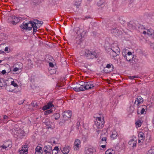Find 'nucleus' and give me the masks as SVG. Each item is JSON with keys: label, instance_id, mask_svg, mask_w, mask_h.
I'll return each mask as SVG.
<instances>
[{"label": "nucleus", "instance_id": "15", "mask_svg": "<svg viewBox=\"0 0 154 154\" xmlns=\"http://www.w3.org/2000/svg\"><path fill=\"white\" fill-rule=\"evenodd\" d=\"M122 56L124 57V58L126 60L128 61H130L132 60V59L134 58V57L126 55L125 53H124V52H123L122 53Z\"/></svg>", "mask_w": 154, "mask_h": 154}, {"label": "nucleus", "instance_id": "37", "mask_svg": "<svg viewBox=\"0 0 154 154\" xmlns=\"http://www.w3.org/2000/svg\"><path fill=\"white\" fill-rule=\"evenodd\" d=\"M99 1H98L97 2V5L98 6H100L103 4V0H99Z\"/></svg>", "mask_w": 154, "mask_h": 154}, {"label": "nucleus", "instance_id": "23", "mask_svg": "<svg viewBox=\"0 0 154 154\" xmlns=\"http://www.w3.org/2000/svg\"><path fill=\"white\" fill-rule=\"evenodd\" d=\"M14 88L11 85H7L6 87V89L9 92H12L14 90Z\"/></svg>", "mask_w": 154, "mask_h": 154}, {"label": "nucleus", "instance_id": "16", "mask_svg": "<svg viewBox=\"0 0 154 154\" xmlns=\"http://www.w3.org/2000/svg\"><path fill=\"white\" fill-rule=\"evenodd\" d=\"M94 149L92 148H86L85 150V154H94Z\"/></svg>", "mask_w": 154, "mask_h": 154}, {"label": "nucleus", "instance_id": "29", "mask_svg": "<svg viewBox=\"0 0 154 154\" xmlns=\"http://www.w3.org/2000/svg\"><path fill=\"white\" fill-rule=\"evenodd\" d=\"M114 153L113 150L109 149L107 150L105 152L106 154H114Z\"/></svg>", "mask_w": 154, "mask_h": 154}, {"label": "nucleus", "instance_id": "45", "mask_svg": "<svg viewBox=\"0 0 154 154\" xmlns=\"http://www.w3.org/2000/svg\"><path fill=\"white\" fill-rule=\"evenodd\" d=\"M80 125V122H78L76 123V125L77 126V128H79V126Z\"/></svg>", "mask_w": 154, "mask_h": 154}, {"label": "nucleus", "instance_id": "53", "mask_svg": "<svg viewBox=\"0 0 154 154\" xmlns=\"http://www.w3.org/2000/svg\"><path fill=\"white\" fill-rule=\"evenodd\" d=\"M129 78L133 80L134 79L133 76H129Z\"/></svg>", "mask_w": 154, "mask_h": 154}, {"label": "nucleus", "instance_id": "32", "mask_svg": "<svg viewBox=\"0 0 154 154\" xmlns=\"http://www.w3.org/2000/svg\"><path fill=\"white\" fill-rule=\"evenodd\" d=\"M31 105L33 107L37 108L38 106L37 102L35 101H33L31 103Z\"/></svg>", "mask_w": 154, "mask_h": 154}, {"label": "nucleus", "instance_id": "11", "mask_svg": "<svg viewBox=\"0 0 154 154\" xmlns=\"http://www.w3.org/2000/svg\"><path fill=\"white\" fill-rule=\"evenodd\" d=\"M53 102L50 101L47 103V104L44 106L42 108V110H46L48 109L54 107V105L52 103Z\"/></svg>", "mask_w": 154, "mask_h": 154}, {"label": "nucleus", "instance_id": "42", "mask_svg": "<svg viewBox=\"0 0 154 154\" xmlns=\"http://www.w3.org/2000/svg\"><path fill=\"white\" fill-rule=\"evenodd\" d=\"M111 66H112L113 67V65L112 64H108L106 65V67L108 69H109L111 68Z\"/></svg>", "mask_w": 154, "mask_h": 154}, {"label": "nucleus", "instance_id": "54", "mask_svg": "<svg viewBox=\"0 0 154 154\" xmlns=\"http://www.w3.org/2000/svg\"><path fill=\"white\" fill-rule=\"evenodd\" d=\"M8 118V116H4L3 117V119L4 120H5V119H7Z\"/></svg>", "mask_w": 154, "mask_h": 154}, {"label": "nucleus", "instance_id": "52", "mask_svg": "<svg viewBox=\"0 0 154 154\" xmlns=\"http://www.w3.org/2000/svg\"><path fill=\"white\" fill-rule=\"evenodd\" d=\"M51 140L53 141V143H52L53 144H55L56 143V141H55L54 139V138H52L51 139Z\"/></svg>", "mask_w": 154, "mask_h": 154}, {"label": "nucleus", "instance_id": "35", "mask_svg": "<svg viewBox=\"0 0 154 154\" xmlns=\"http://www.w3.org/2000/svg\"><path fill=\"white\" fill-rule=\"evenodd\" d=\"M132 60L134 61V63H137L139 61L136 58V56H135L134 55V58L132 59Z\"/></svg>", "mask_w": 154, "mask_h": 154}, {"label": "nucleus", "instance_id": "22", "mask_svg": "<svg viewBox=\"0 0 154 154\" xmlns=\"http://www.w3.org/2000/svg\"><path fill=\"white\" fill-rule=\"evenodd\" d=\"M44 152L51 151L52 146H51L49 145L45 146L44 148Z\"/></svg>", "mask_w": 154, "mask_h": 154}, {"label": "nucleus", "instance_id": "10", "mask_svg": "<svg viewBox=\"0 0 154 154\" xmlns=\"http://www.w3.org/2000/svg\"><path fill=\"white\" fill-rule=\"evenodd\" d=\"M81 142L79 140L76 139L75 140L74 146L73 147L74 150H77L79 149V148L81 146Z\"/></svg>", "mask_w": 154, "mask_h": 154}, {"label": "nucleus", "instance_id": "17", "mask_svg": "<svg viewBox=\"0 0 154 154\" xmlns=\"http://www.w3.org/2000/svg\"><path fill=\"white\" fill-rule=\"evenodd\" d=\"M70 149L69 146H65L62 149L61 151L64 154H67L69 152Z\"/></svg>", "mask_w": 154, "mask_h": 154}, {"label": "nucleus", "instance_id": "21", "mask_svg": "<svg viewBox=\"0 0 154 154\" xmlns=\"http://www.w3.org/2000/svg\"><path fill=\"white\" fill-rule=\"evenodd\" d=\"M128 144L133 147H136L137 143V140L133 139H131L128 142Z\"/></svg>", "mask_w": 154, "mask_h": 154}, {"label": "nucleus", "instance_id": "9", "mask_svg": "<svg viewBox=\"0 0 154 154\" xmlns=\"http://www.w3.org/2000/svg\"><path fill=\"white\" fill-rule=\"evenodd\" d=\"M107 135L105 133H102L101 134L100 139L101 140L100 144H106V140Z\"/></svg>", "mask_w": 154, "mask_h": 154}, {"label": "nucleus", "instance_id": "61", "mask_svg": "<svg viewBox=\"0 0 154 154\" xmlns=\"http://www.w3.org/2000/svg\"><path fill=\"white\" fill-rule=\"evenodd\" d=\"M143 27V26H140V27H139V29H140V27Z\"/></svg>", "mask_w": 154, "mask_h": 154}, {"label": "nucleus", "instance_id": "14", "mask_svg": "<svg viewBox=\"0 0 154 154\" xmlns=\"http://www.w3.org/2000/svg\"><path fill=\"white\" fill-rule=\"evenodd\" d=\"M73 90L75 91L78 92L82 91L85 90V87L84 86H80V85H78L75 87L73 88Z\"/></svg>", "mask_w": 154, "mask_h": 154}, {"label": "nucleus", "instance_id": "48", "mask_svg": "<svg viewBox=\"0 0 154 154\" xmlns=\"http://www.w3.org/2000/svg\"><path fill=\"white\" fill-rule=\"evenodd\" d=\"M49 65L51 67H53L54 66V65L52 63H49Z\"/></svg>", "mask_w": 154, "mask_h": 154}, {"label": "nucleus", "instance_id": "40", "mask_svg": "<svg viewBox=\"0 0 154 154\" xmlns=\"http://www.w3.org/2000/svg\"><path fill=\"white\" fill-rule=\"evenodd\" d=\"M58 150H59V148L57 147V146L55 147L54 149H53L52 151V154H53L54 152V151L56 150V151H57ZM57 153L58 152L57 151Z\"/></svg>", "mask_w": 154, "mask_h": 154}, {"label": "nucleus", "instance_id": "34", "mask_svg": "<svg viewBox=\"0 0 154 154\" xmlns=\"http://www.w3.org/2000/svg\"><path fill=\"white\" fill-rule=\"evenodd\" d=\"M22 68V67H15L13 69L12 71L14 73V74H16L15 72L18 71L20 69Z\"/></svg>", "mask_w": 154, "mask_h": 154}, {"label": "nucleus", "instance_id": "27", "mask_svg": "<svg viewBox=\"0 0 154 154\" xmlns=\"http://www.w3.org/2000/svg\"><path fill=\"white\" fill-rule=\"evenodd\" d=\"M111 51H110V54L111 56L112 57H116L118 54H117V53L114 51H113L111 50Z\"/></svg>", "mask_w": 154, "mask_h": 154}, {"label": "nucleus", "instance_id": "58", "mask_svg": "<svg viewBox=\"0 0 154 154\" xmlns=\"http://www.w3.org/2000/svg\"><path fill=\"white\" fill-rule=\"evenodd\" d=\"M96 126V124H95L93 126V127L95 128V127Z\"/></svg>", "mask_w": 154, "mask_h": 154}, {"label": "nucleus", "instance_id": "56", "mask_svg": "<svg viewBox=\"0 0 154 154\" xmlns=\"http://www.w3.org/2000/svg\"><path fill=\"white\" fill-rule=\"evenodd\" d=\"M106 146L105 145H103L101 146V147L103 148H105Z\"/></svg>", "mask_w": 154, "mask_h": 154}, {"label": "nucleus", "instance_id": "38", "mask_svg": "<svg viewBox=\"0 0 154 154\" xmlns=\"http://www.w3.org/2000/svg\"><path fill=\"white\" fill-rule=\"evenodd\" d=\"M147 154H154V149H151L149 150L148 151Z\"/></svg>", "mask_w": 154, "mask_h": 154}, {"label": "nucleus", "instance_id": "39", "mask_svg": "<svg viewBox=\"0 0 154 154\" xmlns=\"http://www.w3.org/2000/svg\"><path fill=\"white\" fill-rule=\"evenodd\" d=\"M11 85L13 86L14 87H17L18 86L17 84L15 83L14 81H12L11 82Z\"/></svg>", "mask_w": 154, "mask_h": 154}, {"label": "nucleus", "instance_id": "26", "mask_svg": "<svg viewBox=\"0 0 154 154\" xmlns=\"http://www.w3.org/2000/svg\"><path fill=\"white\" fill-rule=\"evenodd\" d=\"M111 50L116 52L117 53H119L120 49L117 46H116V48H115L114 47H112V48Z\"/></svg>", "mask_w": 154, "mask_h": 154}, {"label": "nucleus", "instance_id": "49", "mask_svg": "<svg viewBox=\"0 0 154 154\" xmlns=\"http://www.w3.org/2000/svg\"><path fill=\"white\" fill-rule=\"evenodd\" d=\"M51 151H46L44 152H45V154H51Z\"/></svg>", "mask_w": 154, "mask_h": 154}, {"label": "nucleus", "instance_id": "4", "mask_svg": "<svg viewBox=\"0 0 154 154\" xmlns=\"http://www.w3.org/2000/svg\"><path fill=\"white\" fill-rule=\"evenodd\" d=\"M99 115L100 116L97 117V120H98V121H97V132L101 131L104 126V118L102 114L101 115Z\"/></svg>", "mask_w": 154, "mask_h": 154}, {"label": "nucleus", "instance_id": "18", "mask_svg": "<svg viewBox=\"0 0 154 154\" xmlns=\"http://www.w3.org/2000/svg\"><path fill=\"white\" fill-rule=\"evenodd\" d=\"M141 108L142 109L140 111V112H139L138 111H137V112L138 114H145L146 113V110L147 109L146 106L145 105H143L142 106Z\"/></svg>", "mask_w": 154, "mask_h": 154}, {"label": "nucleus", "instance_id": "33", "mask_svg": "<svg viewBox=\"0 0 154 154\" xmlns=\"http://www.w3.org/2000/svg\"><path fill=\"white\" fill-rule=\"evenodd\" d=\"M82 0H76L75 3V5L77 7L79 6L81 3Z\"/></svg>", "mask_w": 154, "mask_h": 154}, {"label": "nucleus", "instance_id": "46", "mask_svg": "<svg viewBox=\"0 0 154 154\" xmlns=\"http://www.w3.org/2000/svg\"><path fill=\"white\" fill-rule=\"evenodd\" d=\"M84 83L83 82H80V84L79 85H80V86H84Z\"/></svg>", "mask_w": 154, "mask_h": 154}, {"label": "nucleus", "instance_id": "6", "mask_svg": "<svg viewBox=\"0 0 154 154\" xmlns=\"http://www.w3.org/2000/svg\"><path fill=\"white\" fill-rule=\"evenodd\" d=\"M11 18L10 24L12 25H16L20 21V19H21V17H17L14 15L12 16Z\"/></svg>", "mask_w": 154, "mask_h": 154}, {"label": "nucleus", "instance_id": "20", "mask_svg": "<svg viewBox=\"0 0 154 154\" xmlns=\"http://www.w3.org/2000/svg\"><path fill=\"white\" fill-rule=\"evenodd\" d=\"M35 154H42L43 151L42 147L39 146H37L35 149Z\"/></svg>", "mask_w": 154, "mask_h": 154}, {"label": "nucleus", "instance_id": "63", "mask_svg": "<svg viewBox=\"0 0 154 154\" xmlns=\"http://www.w3.org/2000/svg\"><path fill=\"white\" fill-rule=\"evenodd\" d=\"M113 67H112V69H113ZM112 70H113V69H112Z\"/></svg>", "mask_w": 154, "mask_h": 154}, {"label": "nucleus", "instance_id": "3", "mask_svg": "<svg viewBox=\"0 0 154 154\" xmlns=\"http://www.w3.org/2000/svg\"><path fill=\"white\" fill-rule=\"evenodd\" d=\"M12 147V143L11 141H8L0 143V152H4L9 150Z\"/></svg>", "mask_w": 154, "mask_h": 154}, {"label": "nucleus", "instance_id": "44", "mask_svg": "<svg viewBox=\"0 0 154 154\" xmlns=\"http://www.w3.org/2000/svg\"><path fill=\"white\" fill-rule=\"evenodd\" d=\"M112 30L113 31H112V32H118V31H119V30L118 29H112Z\"/></svg>", "mask_w": 154, "mask_h": 154}, {"label": "nucleus", "instance_id": "2", "mask_svg": "<svg viewBox=\"0 0 154 154\" xmlns=\"http://www.w3.org/2000/svg\"><path fill=\"white\" fill-rule=\"evenodd\" d=\"M82 55L88 59H93L96 57V52L95 50L91 51L85 50L82 52Z\"/></svg>", "mask_w": 154, "mask_h": 154}, {"label": "nucleus", "instance_id": "60", "mask_svg": "<svg viewBox=\"0 0 154 154\" xmlns=\"http://www.w3.org/2000/svg\"><path fill=\"white\" fill-rule=\"evenodd\" d=\"M2 60H0V63L2 62Z\"/></svg>", "mask_w": 154, "mask_h": 154}, {"label": "nucleus", "instance_id": "30", "mask_svg": "<svg viewBox=\"0 0 154 154\" xmlns=\"http://www.w3.org/2000/svg\"><path fill=\"white\" fill-rule=\"evenodd\" d=\"M81 31L80 35L82 38L86 34V31L81 30Z\"/></svg>", "mask_w": 154, "mask_h": 154}, {"label": "nucleus", "instance_id": "31", "mask_svg": "<svg viewBox=\"0 0 154 154\" xmlns=\"http://www.w3.org/2000/svg\"><path fill=\"white\" fill-rule=\"evenodd\" d=\"M53 116L56 120L60 118V114L58 113L54 114L53 115Z\"/></svg>", "mask_w": 154, "mask_h": 154}, {"label": "nucleus", "instance_id": "50", "mask_svg": "<svg viewBox=\"0 0 154 154\" xmlns=\"http://www.w3.org/2000/svg\"><path fill=\"white\" fill-rule=\"evenodd\" d=\"M2 73L3 74H5V73H6V71L5 70H3L2 71Z\"/></svg>", "mask_w": 154, "mask_h": 154}, {"label": "nucleus", "instance_id": "24", "mask_svg": "<svg viewBox=\"0 0 154 154\" xmlns=\"http://www.w3.org/2000/svg\"><path fill=\"white\" fill-rule=\"evenodd\" d=\"M117 133L116 131H113L112 132V134L111 135V137L113 139L116 138L117 136Z\"/></svg>", "mask_w": 154, "mask_h": 154}, {"label": "nucleus", "instance_id": "5", "mask_svg": "<svg viewBox=\"0 0 154 154\" xmlns=\"http://www.w3.org/2000/svg\"><path fill=\"white\" fill-rule=\"evenodd\" d=\"M72 113L71 111L67 110L63 112L62 113L63 119L64 121L68 120L70 118Z\"/></svg>", "mask_w": 154, "mask_h": 154}, {"label": "nucleus", "instance_id": "1", "mask_svg": "<svg viewBox=\"0 0 154 154\" xmlns=\"http://www.w3.org/2000/svg\"><path fill=\"white\" fill-rule=\"evenodd\" d=\"M43 23L42 21H39L37 20H34L30 21L29 23H23L20 25V27L21 29L27 30H30L33 28V33H35L38 29L37 25L38 24L41 25Z\"/></svg>", "mask_w": 154, "mask_h": 154}, {"label": "nucleus", "instance_id": "47", "mask_svg": "<svg viewBox=\"0 0 154 154\" xmlns=\"http://www.w3.org/2000/svg\"><path fill=\"white\" fill-rule=\"evenodd\" d=\"M8 49H9V48L8 47H6L5 48V52H7V51H8Z\"/></svg>", "mask_w": 154, "mask_h": 154}, {"label": "nucleus", "instance_id": "62", "mask_svg": "<svg viewBox=\"0 0 154 154\" xmlns=\"http://www.w3.org/2000/svg\"><path fill=\"white\" fill-rule=\"evenodd\" d=\"M153 126L154 127V123L153 124Z\"/></svg>", "mask_w": 154, "mask_h": 154}, {"label": "nucleus", "instance_id": "51", "mask_svg": "<svg viewBox=\"0 0 154 154\" xmlns=\"http://www.w3.org/2000/svg\"><path fill=\"white\" fill-rule=\"evenodd\" d=\"M134 79L135 78H139L140 77L138 75H134L133 76Z\"/></svg>", "mask_w": 154, "mask_h": 154}, {"label": "nucleus", "instance_id": "55", "mask_svg": "<svg viewBox=\"0 0 154 154\" xmlns=\"http://www.w3.org/2000/svg\"><path fill=\"white\" fill-rule=\"evenodd\" d=\"M85 19H88L89 18H90V17L89 16H85Z\"/></svg>", "mask_w": 154, "mask_h": 154}, {"label": "nucleus", "instance_id": "59", "mask_svg": "<svg viewBox=\"0 0 154 154\" xmlns=\"http://www.w3.org/2000/svg\"><path fill=\"white\" fill-rule=\"evenodd\" d=\"M152 35V37L153 38V39H154V32L153 33Z\"/></svg>", "mask_w": 154, "mask_h": 154}, {"label": "nucleus", "instance_id": "28", "mask_svg": "<svg viewBox=\"0 0 154 154\" xmlns=\"http://www.w3.org/2000/svg\"><path fill=\"white\" fill-rule=\"evenodd\" d=\"M5 85V83L3 79H0V87H2Z\"/></svg>", "mask_w": 154, "mask_h": 154}, {"label": "nucleus", "instance_id": "41", "mask_svg": "<svg viewBox=\"0 0 154 154\" xmlns=\"http://www.w3.org/2000/svg\"><path fill=\"white\" fill-rule=\"evenodd\" d=\"M51 123L50 121H48L45 122V125L48 127H49L51 126Z\"/></svg>", "mask_w": 154, "mask_h": 154}, {"label": "nucleus", "instance_id": "8", "mask_svg": "<svg viewBox=\"0 0 154 154\" xmlns=\"http://www.w3.org/2000/svg\"><path fill=\"white\" fill-rule=\"evenodd\" d=\"M84 85L85 90L91 89L94 87L93 82L91 81L88 82H85Z\"/></svg>", "mask_w": 154, "mask_h": 154}, {"label": "nucleus", "instance_id": "43", "mask_svg": "<svg viewBox=\"0 0 154 154\" xmlns=\"http://www.w3.org/2000/svg\"><path fill=\"white\" fill-rule=\"evenodd\" d=\"M126 55H128V56H134V55H132V53L131 52H128L127 53V54H126Z\"/></svg>", "mask_w": 154, "mask_h": 154}, {"label": "nucleus", "instance_id": "36", "mask_svg": "<svg viewBox=\"0 0 154 154\" xmlns=\"http://www.w3.org/2000/svg\"><path fill=\"white\" fill-rule=\"evenodd\" d=\"M53 110L51 109H50L49 110H46L45 112V115H48L50 113L52 112Z\"/></svg>", "mask_w": 154, "mask_h": 154}, {"label": "nucleus", "instance_id": "19", "mask_svg": "<svg viewBox=\"0 0 154 154\" xmlns=\"http://www.w3.org/2000/svg\"><path fill=\"white\" fill-rule=\"evenodd\" d=\"M138 142L139 143L141 142V140L144 139L145 136V134L142 132H140L138 134Z\"/></svg>", "mask_w": 154, "mask_h": 154}, {"label": "nucleus", "instance_id": "25", "mask_svg": "<svg viewBox=\"0 0 154 154\" xmlns=\"http://www.w3.org/2000/svg\"><path fill=\"white\" fill-rule=\"evenodd\" d=\"M142 124V122L141 120H138L135 123V125L137 127H139L141 126Z\"/></svg>", "mask_w": 154, "mask_h": 154}, {"label": "nucleus", "instance_id": "57", "mask_svg": "<svg viewBox=\"0 0 154 154\" xmlns=\"http://www.w3.org/2000/svg\"><path fill=\"white\" fill-rule=\"evenodd\" d=\"M49 143H50L51 144H52L53 143V141H51V139L50 141L49 142Z\"/></svg>", "mask_w": 154, "mask_h": 154}, {"label": "nucleus", "instance_id": "12", "mask_svg": "<svg viewBox=\"0 0 154 154\" xmlns=\"http://www.w3.org/2000/svg\"><path fill=\"white\" fill-rule=\"evenodd\" d=\"M143 29L144 30L143 31V32H142L141 33H143L144 35L147 34L149 35H152L154 32V30L151 29H147L144 28Z\"/></svg>", "mask_w": 154, "mask_h": 154}, {"label": "nucleus", "instance_id": "13", "mask_svg": "<svg viewBox=\"0 0 154 154\" xmlns=\"http://www.w3.org/2000/svg\"><path fill=\"white\" fill-rule=\"evenodd\" d=\"M143 101V99L142 97L140 96H138L136 98L134 103L137 104L138 106L140 104L142 103Z\"/></svg>", "mask_w": 154, "mask_h": 154}, {"label": "nucleus", "instance_id": "7", "mask_svg": "<svg viewBox=\"0 0 154 154\" xmlns=\"http://www.w3.org/2000/svg\"><path fill=\"white\" fill-rule=\"evenodd\" d=\"M28 152V146L25 145L19 149L20 154H27Z\"/></svg>", "mask_w": 154, "mask_h": 154}]
</instances>
